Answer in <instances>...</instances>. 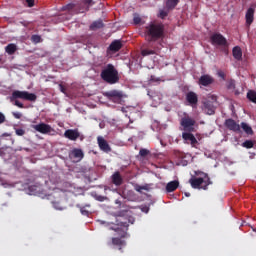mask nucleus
I'll list each match as a JSON object with an SVG mask.
<instances>
[{
  "label": "nucleus",
  "mask_w": 256,
  "mask_h": 256,
  "mask_svg": "<svg viewBox=\"0 0 256 256\" xmlns=\"http://www.w3.org/2000/svg\"><path fill=\"white\" fill-rule=\"evenodd\" d=\"M109 229L111 231H116L117 235H119L120 238H112V245H115L118 247L119 251H121V249L127 245L125 240H122L127 237V231H129V222H127V217L121 214L116 215L115 226H111Z\"/></svg>",
  "instance_id": "obj_1"
},
{
  "label": "nucleus",
  "mask_w": 256,
  "mask_h": 256,
  "mask_svg": "<svg viewBox=\"0 0 256 256\" xmlns=\"http://www.w3.org/2000/svg\"><path fill=\"white\" fill-rule=\"evenodd\" d=\"M144 37L148 43H155L165 37V24L152 22L145 26Z\"/></svg>",
  "instance_id": "obj_2"
},
{
  "label": "nucleus",
  "mask_w": 256,
  "mask_h": 256,
  "mask_svg": "<svg viewBox=\"0 0 256 256\" xmlns=\"http://www.w3.org/2000/svg\"><path fill=\"white\" fill-rule=\"evenodd\" d=\"M19 99H22L23 101L35 102L37 101V95L21 90H15L12 92V95L10 96V102L14 103L16 107H19V109H25V105H23Z\"/></svg>",
  "instance_id": "obj_3"
},
{
  "label": "nucleus",
  "mask_w": 256,
  "mask_h": 256,
  "mask_svg": "<svg viewBox=\"0 0 256 256\" xmlns=\"http://www.w3.org/2000/svg\"><path fill=\"white\" fill-rule=\"evenodd\" d=\"M195 175H201L202 177H194L192 176L189 180V183L192 187V189H203L204 191H207V188L209 185H211L213 182H211V178H209V174L196 171Z\"/></svg>",
  "instance_id": "obj_4"
},
{
  "label": "nucleus",
  "mask_w": 256,
  "mask_h": 256,
  "mask_svg": "<svg viewBox=\"0 0 256 256\" xmlns=\"http://www.w3.org/2000/svg\"><path fill=\"white\" fill-rule=\"evenodd\" d=\"M100 77L105 83L115 85L119 81V71L113 64H107L101 71Z\"/></svg>",
  "instance_id": "obj_5"
},
{
  "label": "nucleus",
  "mask_w": 256,
  "mask_h": 256,
  "mask_svg": "<svg viewBox=\"0 0 256 256\" xmlns=\"http://www.w3.org/2000/svg\"><path fill=\"white\" fill-rule=\"evenodd\" d=\"M45 185L40 183H34L28 186L29 195H36L37 197H41V199H49L51 194L47 193Z\"/></svg>",
  "instance_id": "obj_6"
},
{
  "label": "nucleus",
  "mask_w": 256,
  "mask_h": 256,
  "mask_svg": "<svg viewBox=\"0 0 256 256\" xmlns=\"http://www.w3.org/2000/svg\"><path fill=\"white\" fill-rule=\"evenodd\" d=\"M68 157L73 163H79L80 161H83L85 153L80 148H74L69 152Z\"/></svg>",
  "instance_id": "obj_7"
},
{
  "label": "nucleus",
  "mask_w": 256,
  "mask_h": 256,
  "mask_svg": "<svg viewBox=\"0 0 256 256\" xmlns=\"http://www.w3.org/2000/svg\"><path fill=\"white\" fill-rule=\"evenodd\" d=\"M212 45H218L220 47H226L227 39L219 33H215L210 37Z\"/></svg>",
  "instance_id": "obj_8"
},
{
  "label": "nucleus",
  "mask_w": 256,
  "mask_h": 256,
  "mask_svg": "<svg viewBox=\"0 0 256 256\" xmlns=\"http://www.w3.org/2000/svg\"><path fill=\"white\" fill-rule=\"evenodd\" d=\"M32 129H35L38 133H42V135H47L54 131L51 125L45 123H39L36 125H32Z\"/></svg>",
  "instance_id": "obj_9"
},
{
  "label": "nucleus",
  "mask_w": 256,
  "mask_h": 256,
  "mask_svg": "<svg viewBox=\"0 0 256 256\" xmlns=\"http://www.w3.org/2000/svg\"><path fill=\"white\" fill-rule=\"evenodd\" d=\"M224 125L229 129V131H233L234 133H241V125L237 124V122L231 118L226 119Z\"/></svg>",
  "instance_id": "obj_10"
},
{
  "label": "nucleus",
  "mask_w": 256,
  "mask_h": 256,
  "mask_svg": "<svg viewBox=\"0 0 256 256\" xmlns=\"http://www.w3.org/2000/svg\"><path fill=\"white\" fill-rule=\"evenodd\" d=\"M105 97L112 99L113 101H121L123 99V92L119 90H110L104 93Z\"/></svg>",
  "instance_id": "obj_11"
},
{
  "label": "nucleus",
  "mask_w": 256,
  "mask_h": 256,
  "mask_svg": "<svg viewBox=\"0 0 256 256\" xmlns=\"http://www.w3.org/2000/svg\"><path fill=\"white\" fill-rule=\"evenodd\" d=\"M181 126L184 127V131H193V127L195 126V120L190 117H184L180 122Z\"/></svg>",
  "instance_id": "obj_12"
},
{
  "label": "nucleus",
  "mask_w": 256,
  "mask_h": 256,
  "mask_svg": "<svg viewBox=\"0 0 256 256\" xmlns=\"http://www.w3.org/2000/svg\"><path fill=\"white\" fill-rule=\"evenodd\" d=\"M64 137L70 141H75L81 137L78 129H68L64 132Z\"/></svg>",
  "instance_id": "obj_13"
},
{
  "label": "nucleus",
  "mask_w": 256,
  "mask_h": 256,
  "mask_svg": "<svg viewBox=\"0 0 256 256\" xmlns=\"http://www.w3.org/2000/svg\"><path fill=\"white\" fill-rule=\"evenodd\" d=\"M97 141H98L99 149L101 151H103L104 153H111V146L109 145V142L105 140V138L99 136L97 138Z\"/></svg>",
  "instance_id": "obj_14"
},
{
  "label": "nucleus",
  "mask_w": 256,
  "mask_h": 256,
  "mask_svg": "<svg viewBox=\"0 0 256 256\" xmlns=\"http://www.w3.org/2000/svg\"><path fill=\"white\" fill-rule=\"evenodd\" d=\"M81 7V3H69L62 7L63 11H71V13H79V8Z\"/></svg>",
  "instance_id": "obj_15"
},
{
  "label": "nucleus",
  "mask_w": 256,
  "mask_h": 256,
  "mask_svg": "<svg viewBox=\"0 0 256 256\" xmlns=\"http://www.w3.org/2000/svg\"><path fill=\"white\" fill-rule=\"evenodd\" d=\"M186 101L193 107V105H197L199 103V97L193 91H190L186 94Z\"/></svg>",
  "instance_id": "obj_16"
},
{
  "label": "nucleus",
  "mask_w": 256,
  "mask_h": 256,
  "mask_svg": "<svg viewBox=\"0 0 256 256\" xmlns=\"http://www.w3.org/2000/svg\"><path fill=\"white\" fill-rule=\"evenodd\" d=\"M199 85H202L203 87H209V85H212L213 83V77L210 75H202L198 80Z\"/></svg>",
  "instance_id": "obj_17"
},
{
  "label": "nucleus",
  "mask_w": 256,
  "mask_h": 256,
  "mask_svg": "<svg viewBox=\"0 0 256 256\" xmlns=\"http://www.w3.org/2000/svg\"><path fill=\"white\" fill-rule=\"evenodd\" d=\"M245 19H246L247 27H251V24L253 23V21L255 19V9L249 8L246 12Z\"/></svg>",
  "instance_id": "obj_18"
},
{
  "label": "nucleus",
  "mask_w": 256,
  "mask_h": 256,
  "mask_svg": "<svg viewBox=\"0 0 256 256\" xmlns=\"http://www.w3.org/2000/svg\"><path fill=\"white\" fill-rule=\"evenodd\" d=\"M123 48V44L121 43V40H114L108 47V51H112V53H117L118 51H121Z\"/></svg>",
  "instance_id": "obj_19"
},
{
  "label": "nucleus",
  "mask_w": 256,
  "mask_h": 256,
  "mask_svg": "<svg viewBox=\"0 0 256 256\" xmlns=\"http://www.w3.org/2000/svg\"><path fill=\"white\" fill-rule=\"evenodd\" d=\"M182 139H184V141H190V145H192V147H195V145H197L198 143L197 138H195V135L189 132H183Z\"/></svg>",
  "instance_id": "obj_20"
},
{
  "label": "nucleus",
  "mask_w": 256,
  "mask_h": 256,
  "mask_svg": "<svg viewBox=\"0 0 256 256\" xmlns=\"http://www.w3.org/2000/svg\"><path fill=\"white\" fill-rule=\"evenodd\" d=\"M159 47H152V49L144 48L141 50L142 57H149V55H158Z\"/></svg>",
  "instance_id": "obj_21"
},
{
  "label": "nucleus",
  "mask_w": 256,
  "mask_h": 256,
  "mask_svg": "<svg viewBox=\"0 0 256 256\" xmlns=\"http://www.w3.org/2000/svg\"><path fill=\"white\" fill-rule=\"evenodd\" d=\"M112 183L116 185V187L123 185V177H121V173L115 172L112 175Z\"/></svg>",
  "instance_id": "obj_22"
},
{
  "label": "nucleus",
  "mask_w": 256,
  "mask_h": 256,
  "mask_svg": "<svg viewBox=\"0 0 256 256\" xmlns=\"http://www.w3.org/2000/svg\"><path fill=\"white\" fill-rule=\"evenodd\" d=\"M204 111L207 115H215V106H213V103L206 101L204 102Z\"/></svg>",
  "instance_id": "obj_23"
},
{
  "label": "nucleus",
  "mask_w": 256,
  "mask_h": 256,
  "mask_svg": "<svg viewBox=\"0 0 256 256\" xmlns=\"http://www.w3.org/2000/svg\"><path fill=\"white\" fill-rule=\"evenodd\" d=\"M178 187H179V181L174 180V181L169 182L166 185V191H167V193H173V191H177Z\"/></svg>",
  "instance_id": "obj_24"
},
{
  "label": "nucleus",
  "mask_w": 256,
  "mask_h": 256,
  "mask_svg": "<svg viewBox=\"0 0 256 256\" xmlns=\"http://www.w3.org/2000/svg\"><path fill=\"white\" fill-rule=\"evenodd\" d=\"M232 55L234 59H236L237 61H241V59H243V51L241 50V47H234L232 50Z\"/></svg>",
  "instance_id": "obj_25"
},
{
  "label": "nucleus",
  "mask_w": 256,
  "mask_h": 256,
  "mask_svg": "<svg viewBox=\"0 0 256 256\" xmlns=\"http://www.w3.org/2000/svg\"><path fill=\"white\" fill-rule=\"evenodd\" d=\"M9 133H4L0 136V145H1V137H9ZM0 157H2V159H9L11 156L9 154H7V149H1L0 148Z\"/></svg>",
  "instance_id": "obj_26"
},
{
  "label": "nucleus",
  "mask_w": 256,
  "mask_h": 256,
  "mask_svg": "<svg viewBox=\"0 0 256 256\" xmlns=\"http://www.w3.org/2000/svg\"><path fill=\"white\" fill-rule=\"evenodd\" d=\"M5 51L8 55H15L17 51V44L10 43L5 47Z\"/></svg>",
  "instance_id": "obj_27"
},
{
  "label": "nucleus",
  "mask_w": 256,
  "mask_h": 256,
  "mask_svg": "<svg viewBox=\"0 0 256 256\" xmlns=\"http://www.w3.org/2000/svg\"><path fill=\"white\" fill-rule=\"evenodd\" d=\"M179 1L180 0H166V8L170 11L175 9V7L179 5Z\"/></svg>",
  "instance_id": "obj_28"
},
{
  "label": "nucleus",
  "mask_w": 256,
  "mask_h": 256,
  "mask_svg": "<svg viewBox=\"0 0 256 256\" xmlns=\"http://www.w3.org/2000/svg\"><path fill=\"white\" fill-rule=\"evenodd\" d=\"M241 129L245 132L246 135H253V128L249 126V124L242 122L241 123Z\"/></svg>",
  "instance_id": "obj_29"
},
{
  "label": "nucleus",
  "mask_w": 256,
  "mask_h": 256,
  "mask_svg": "<svg viewBox=\"0 0 256 256\" xmlns=\"http://www.w3.org/2000/svg\"><path fill=\"white\" fill-rule=\"evenodd\" d=\"M134 189L135 191H137V193H143V191H149L150 187H149V184H145L143 186L139 184H135Z\"/></svg>",
  "instance_id": "obj_30"
},
{
  "label": "nucleus",
  "mask_w": 256,
  "mask_h": 256,
  "mask_svg": "<svg viewBox=\"0 0 256 256\" xmlns=\"http://www.w3.org/2000/svg\"><path fill=\"white\" fill-rule=\"evenodd\" d=\"M103 27L104 24L101 20L95 21L90 25V29H92V31H95V29H103Z\"/></svg>",
  "instance_id": "obj_31"
},
{
  "label": "nucleus",
  "mask_w": 256,
  "mask_h": 256,
  "mask_svg": "<svg viewBox=\"0 0 256 256\" xmlns=\"http://www.w3.org/2000/svg\"><path fill=\"white\" fill-rule=\"evenodd\" d=\"M247 99H249L251 101V103L256 104V92H255V90H249L247 92Z\"/></svg>",
  "instance_id": "obj_32"
},
{
  "label": "nucleus",
  "mask_w": 256,
  "mask_h": 256,
  "mask_svg": "<svg viewBox=\"0 0 256 256\" xmlns=\"http://www.w3.org/2000/svg\"><path fill=\"white\" fill-rule=\"evenodd\" d=\"M254 146L253 140H246L242 143V147H245V149H253Z\"/></svg>",
  "instance_id": "obj_33"
},
{
  "label": "nucleus",
  "mask_w": 256,
  "mask_h": 256,
  "mask_svg": "<svg viewBox=\"0 0 256 256\" xmlns=\"http://www.w3.org/2000/svg\"><path fill=\"white\" fill-rule=\"evenodd\" d=\"M14 131L18 137H23V135H25V129L23 128H14Z\"/></svg>",
  "instance_id": "obj_34"
},
{
  "label": "nucleus",
  "mask_w": 256,
  "mask_h": 256,
  "mask_svg": "<svg viewBox=\"0 0 256 256\" xmlns=\"http://www.w3.org/2000/svg\"><path fill=\"white\" fill-rule=\"evenodd\" d=\"M149 153H151V152L145 148H141L139 151L140 157H147V155H149Z\"/></svg>",
  "instance_id": "obj_35"
},
{
  "label": "nucleus",
  "mask_w": 256,
  "mask_h": 256,
  "mask_svg": "<svg viewBox=\"0 0 256 256\" xmlns=\"http://www.w3.org/2000/svg\"><path fill=\"white\" fill-rule=\"evenodd\" d=\"M149 83H161V78H157L154 75H151L149 78Z\"/></svg>",
  "instance_id": "obj_36"
},
{
  "label": "nucleus",
  "mask_w": 256,
  "mask_h": 256,
  "mask_svg": "<svg viewBox=\"0 0 256 256\" xmlns=\"http://www.w3.org/2000/svg\"><path fill=\"white\" fill-rule=\"evenodd\" d=\"M52 205H53L54 209H57L58 211H63V206H61V203L54 201V202H52Z\"/></svg>",
  "instance_id": "obj_37"
},
{
  "label": "nucleus",
  "mask_w": 256,
  "mask_h": 256,
  "mask_svg": "<svg viewBox=\"0 0 256 256\" xmlns=\"http://www.w3.org/2000/svg\"><path fill=\"white\" fill-rule=\"evenodd\" d=\"M168 15H169V12H167L165 10H160V12H159L160 19H165V17H167Z\"/></svg>",
  "instance_id": "obj_38"
},
{
  "label": "nucleus",
  "mask_w": 256,
  "mask_h": 256,
  "mask_svg": "<svg viewBox=\"0 0 256 256\" xmlns=\"http://www.w3.org/2000/svg\"><path fill=\"white\" fill-rule=\"evenodd\" d=\"M32 41L33 43H41V36L39 35H32Z\"/></svg>",
  "instance_id": "obj_39"
},
{
  "label": "nucleus",
  "mask_w": 256,
  "mask_h": 256,
  "mask_svg": "<svg viewBox=\"0 0 256 256\" xmlns=\"http://www.w3.org/2000/svg\"><path fill=\"white\" fill-rule=\"evenodd\" d=\"M134 21V25H139V23H141V18L139 15H135L133 18Z\"/></svg>",
  "instance_id": "obj_40"
},
{
  "label": "nucleus",
  "mask_w": 256,
  "mask_h": 256,
  "mask_svg": "<svg viewBox=\"0 0 256 256\" xmlns=\"http://www.w3.org/2000/svg\"><path fill=\"white\" fill-rule=\"evenodd\" d=\"M12 115L14 119H21V117H23V114L21 112H12Z\"/></svg>",
  "instance_id": "obj_41"
},
{
  "label": "nucleus",
  "mask_w": 256,
  "mask_h": 256,
  "mask_svg": "<svg viewBox=\"0 0 256 256\" xmlns=\"http://www.w3.org/2000/svg\"><path fill=\"white\" fill-rule=\"evenodd\" d=\"M228 89H235V80H230L228 82Z\"/></svg>",
  "instance_id": "obj_42"
},
{
  "label": "nucleus",
  "mask_w": 256,
  "mask_h": 256,
  "mask_svg": "<svg viewBox=\"0 0 256 256\" xmlns=\"http://www.w3.org/2000/svg\"><path fill=\"white\" fill-rule=\"evenodd\" d=\"M5 121H6L5 114L0 112V125H3V123H5Z\"/></svg>",
  "instance_id": "obj_43"
},
{
  "label": "nucleus",
  "mask_w": 256,
  "mask_h": 256,
  "mask_svg": "<svg viewBox=\"0 0 256 256\" xmlns=\"http://www.w3.org/2000/svg\"><path fill=\"white\" fill-rule=\"evenodd\" d=\"M28 7H35V0H26Z\"/></svg>",
  "instance_id": "obj_44"
},
{
  "label": "nucleus",
  "mask_w": 256,
  "mask_h": 256,
  "mask_svg": "<svg viewBox=\"0 0 256 256\" xmlns=\"http://www.w3.org/2000/svg\"><path fill=\"white\" fill-rule=\"evenodd\" d=\"M59 89L61 91V93H67V88H65V86L63 84H59Z\"/></svg>",
  "instance_id": "obj_45"
},
{
  "label": "nucleus",
  "mask_w": 256,
  "mask_h": 256,
  "mask_svg": "<svg viewBox=\"0 0 256 256\" xmlns=\"http://www.w3.org/2000/svg\"><path fill=\"white\" fill-rule=\"evenodd\" d=\"M218 76H220L221 79H225V72L219 71V72H218Z\"/></svg>",
  "instance_id": "obj_46"
},
{
  "label": "nucleus",
  "mask_w": 256,
  "mask_h": 256,
  "mask_svg": "<svg viewBox=\"0 0 256 256\" xmlns=\"http://www.w3.org/2000/svg\"><path fill=\"white\" fill-rule=\"evenodd\" d=\"M84 5H91L93 3V0H83Z\"/></svg>",
  "instance_id": "obj_47"
},
{
  "label": "nucleus",
  "mask_w": 256,
  "mask_h": 256,
  "mask_svg": "<svg viewBox=\"0 0 256 256\" xmlns=\"http://www.w3.org/2000/svg\"><path fill=\"white\" fill-rule=\"evenodd\" d=\"M81 213H82V215H88V214H89V211H87V210H81Z\"/></svg>",
  "instance_id": "obj_48"
},
{
  "label": "nucleus",
  "mask_w": 256,
  "mask_h": 256,
  "mask_svg": "<svg viewBox=\"0 0 256 256\" xmlns=\"http://www.w3.org/2000/svg\"><path fill=\"white\" fill-rule=\"evenodd\" d=\"M185 197H191V193L185 192Z\"/></svg>",
  "instance_id": "obj_49"
},
{
  "label": "nucleus",
  "mask_w": 256,
  "mask_h": 256,
  "mask_svg": "<svg viewBox=\"0 0 256 256\" xmlns=\"http://www.w3.org/2000/svg\"><path fill=\"white\" fill-rule=\"evenodd\" d=\"M143 211H144L145 213H149V208H144Z\"/></svg>",
  "instance_id": "obj_50"
},
{
  "label": "nucleus",
  "mask_w": 256,
  "mask_h": 256,
  "mask_svg": "<svg viewBox=\"0 0 256 256\" xmlns=\"http://www.w3.org/2000/svg\"><path fill=\"white\" fill-rule=\"evenodd\" d=\"M24 151H30L29 148H24Z\"/></svg>",
  "instance_id": "obj_51"
},
{
  "label": "nucleus",
  "mask_w": 256,
  "mask_h": 256,
  "mask_svg": "<svg viewBox=\"0 0 256 256\" xmlns=\"http://www.w3.org/2000/svg\"><path fill=\"white\" fill-rule=\"evenodd\" d=\"M1 61H3V59L0 58V63H1Z\"/></svg>",
  "instance_id": "obj_52"
}]
</instances>
